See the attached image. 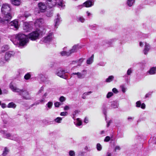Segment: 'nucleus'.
I'll return each instance as SVG.
<instances>
[{"label": "nucleus", "instance_id": "nucleus-1", "mask_svg": "<svg viewBox=\"0 0 156 156\" xmlns=\"http://www.w3.org/2000/svg\"><path fill=\"white\" fill-rule=\"evenodd\" d=\"M10 40L14 44H18L20 46L26 45L29 41L28 37L22 33H18L13 35Z\"/></svg>", "mask_w": 156, "mask_h": 156}, {"label": "nucleus", "instance_id": "nucleus-2", "mask_svg": "<svg viewBox=\"0 0 156 156\" xmlns=\"http://www.w3.org/2000/svg\"><path fill=\"white\" fill-rule=\"evenodd\" d=\"M9 88L13 92L18 93L19 95L21 96L23 99L26 100L30 99L29 92L26 89H20L14 86L12 82L9 84Z\"/></svg>", "mask_w": 156, "mask_h": 156}, {"label": "nucleus", "instance_id": "nucleus-3", "mask_svg": "<svg viewBox=\"0 0 156 156\" xmlns=\"http://www.w3.org/2000/svg\"><path fill=\"white\" fill-rule=\"evenodd\" d=\"M46 26L41 27L40 29H37L29 34V38L32 41H34L39 38V37L41 34L42 35L46 32Z\"/></svg>", "mask_w": 156, "mask_h": 156}, {"label": "nucleus", "instance_id": "nucleus-4", "mask_svg": "<svg viewBox=\"0 0 156 156\" xmlns=\"http://www.w3.org/2000/svg\"><path fill=\"white\" fill-rule=\"evenodd\" d=\"M11 8L9 5L4 4L1 8V12L3 15L4 20L7 21L8 22L11 19L12 16L10 13Z\"/></svg>", "mask_w": 156, "mask_h": 156}, {"label": "nucleus", "instance_id": "nucleus-5", "mask_svg": "<svg viewBox=\"0 0 156 156\" xmlns=\"http://www.w3.org/2000/svg\"><path fill=\"white\" fill-rule=\"evenodd\" d=\"M46 4L50 8H51L55 5H57L59 7H63L65 6L62 0H47Z\"/></svg>", "mask_w": 156, "mask_h": 156}, {"label": "nucleus", "instance_id": "nucleus-6", "mask_svg": "<svg viewBox=\"0 0 156 156\" xmlns=\"http://www.w3.org/2000/svg\"><path fill=\"white\" fill-rule=\"evenodd\" d=\"M68 72L62 69L59 68L56 72V74L60 77L64 79L68 77Z\"/></svg>", "mask_w": 156, "mask_h": 156}, {"label": "nucleus", "instance_id": "nucleus-7", "mask_svg": "<svg viewBox=\"0 0 156 156\" xmlns=\"http://www.w3.org/2000/svg\"><path fill=\"white\" fill-rule=\"evenodd\" d=\"M0 133L3 135L2 137L4 138H7L12 140H16V138L14 137V135H12L9 133H7L4 130H1L0 131Z\"/></svg>", "mask_w": 156, "mask_h": 156}, {"label": "nucleus", "instance_id": "nucleus-8", "mask_svg": "<svg viewBox=\"0 0 156 156\" xmlns=\"http://www.w3.org/2000/svg\"><path fill=\"white\" fill-rule=\"evenodd\" d=\"M87 74V71L85 70H82L81 73H73L72 75H76L78 79H83L84 78Z\"/></svg>", "mask_w": 156, "mask_h": 156}, {"label": "nucleus", "instance_id": "nucleus-9", "mask_svg": "<svg viewBox=\"0 0 156 156\" xmlns=\"http://www.w3.org/2000/svg\"><path fill=\"white\" fill-rule=\"evenodd\" d=\"M53 36L52 33H49L46 37L42 39V41L44 43H48L52 40Z\"/></svg>", "mask_w": 156, "mask_h": 156}, {"label": "nucleus", "instance_id": "nucleus-10", "mask_svg": "<svg viewBox=\"0 0 156 156\" xmlns=\"http://www.w3.org/2000/svg\"><path fill=\"white\" fill-rule=\"evenodd\" d=\"M9 25L11 29L16 30L18 29L19 27L18 21L16 20L12 21L10 23Z\"/></svg>", "mask_w": 156, "mask_h": 156}, {"label": "nucleus", "instance_id": "nucleus-11", "mask_svg": "<svg viewBox=\"0 0 156 156\" xmlns=\"http://www.w3.org/2000/svg\"><path fill=\"white\" fill-rule=\"evenodd\" d=\"M94 1L93 0H87L83 3V7H89L94 5Z\"/></svg>", "mask_w": 156, "mask_h": 156}, {"label": "nucleus", "instance_id": "nucleus-12", "mask_svg": "<svg viewBox=\"0 0 156 156\" xmlns=\"http://www.w3.org/2000/svg\"><path fill=\"white\" fill-rule=\"evenodd\" d=\"M7 61H8L5 58V55L0 53V66L3 65Z\"/></svg>", "mask_w": 156, "mask_h": 156}, {"label": "nucleus", "instance_id": "nucleus-13", "mask_svg": "<svg viewBox=\"0 0 156 156\" xmlns=\"http://www.w3.org/2000/svg\"><path fill=\"white\" fill-rule=\"evenodd\" d=\"M44 22V20L43 19L39 18L36 20L34 22V24L36 27H40Z\"/></svg>", "mask_w": 156, "mask_h": 156}, {"label": "nucleus", "instance_id": "nucleus-14", "mask_svg": "<svg viewBox=\"0 0 156 156\" xmlns=\"http://www.w3.org/2000/svg\"><path fill=\"white\" fill-rule=\"evenodd\" d=\"M145 45L143 50V52L144 55H146L147 54L150 49V46L146 42H145Z\"/></svg>", "mask_w": 156, "mask_h": 156}, {"label": "nucleus", "instance_id": "nucleus-15", "mask_svg": "<svg viewBox=\"0 0 156 156\" xmlns=\"http://www.w3.org/2000/svg\"><path fill=\"white\" fill-rule=\"evenodd\" d=\"M79 48L78 45H74L72 48L68 51L69 53H69L70 55L71 54L77 52Z\"/></svg>", "mask_w": 156, "mask_h": 156}, {"label": "nucleus", "instance_id": "nucleus-16", "mask_svg": "<svg viewBox=\"0 0 156 156\" xmlns=\"http://www.w3.org/2000/svg\"><path fill=\"white\" fill-rule=\"evenodd\" d=\"M14 55V53L13 51H8L6 52L5 55V58H6V59L9 60L10 57L13 56Z\"/></svg>", "mask_w": 156, "mask_h": 156}, {"label": "nucleus", "instance_id": "nucleus-17", "mask_svg": "<svg viewBox=\"0 0 156 156\" xmlns=\"http://www.w3.org/2000/svg\"><path fill=\"white\" fill-rule=\"evenodd\" d=\"M61 21V18L60 16L58 14L57 15V18L54 20L55 23V28H57L58 26L59 25Z\"/></svg>", "mask_w": 156, "mask_h": 156}, {"label": "nucleus", "instance_id": "nucleus-18", "mask_svg": "<svg viewBox=\"0 0 156 156\" xmlns=\"http://www.w3.org/2000/svg\"><path fill=\"white\" fill-rule=\"evenodd\" d=\"M38 5L41 12H44L46 9V5L42 2L39 3L38 4Z\"/></svg>", "mask_w": 156, "mask_h": 156}, {"label": "nucleus", "instance_id": "nucleus-19", "mask_svg": "<svg viewBox=\"0 0 156 156\" xmlns=\"http://www.w3.org/2000/svg\"><path fill=\"white\" fill-rule=\"evenodd\" d=\"M136 107H141L143 109H144L145 108L146 105L144 103L141 104V101H139L136 102Z\"/></svg>", "mask_w": 156, "mask_h": 156}, {"label": "nucleus", "instance_id": "nucleus-20", "mask_svg": "<svg viewBox=\"0 0 156 156\" xmlns=\"http://www.w3.org/2000/svg\"><path fill=\"white\" fill-rule=\"evenodd\" d=\"M48 95V93L47 92L45 93L42 97V98L41 100H39L38 101L40 103H44L45 101V99L46 97Z\"/></svg>", "mask_w": 156, "mask_h": 156}, {"label": "nucleus", "instance_id": "nucleus-21", "mask_svg": "<svg viewBox=\"0 0 156 156\" xmlns=\"http://www.w3.org/2000/svg\"><path fill=\"white\" fill-rule=\"evenodd\" d=\"M12 3L15 5H19L21 3L20 0H10Z\"/></svg>", "mask_w": 156, "mask_h": 156}, {"label": "nucleus", "instance_id": "nucleus-22", "mask_svg": "<svg viewBox=\"0 0 156 156\" xmlns=\"http://www.w3.org/2000/svg\"><path fill=\"white\" fill-rule=\"evenodd\" d=\"M94 55H92L91 57L89 58L87 61V63L88 64H90L93 62Z\"/></svg>", "mask_w": 156, "mask_h": 156}, {"label": "nucleus", "instance_id": "nucleus-23", "mask_svg": "<svg viewBox=\"0 0 156 156\" xmlns=\"http://www.w3.org/2000/svg\"><path fill=\"white\" fill-rule=\"evenodd\" d=\"M9 48L8 45H4L1 48V51L0 53H1L2 54V53L4 52L5 51L8 50Z\"/></svg>", "mask_w": 156, "mask_h": 156}, {"label": "nucleus", "instance_id": "nucleus-24", "mask_svg": "<svg viewBox=\"0 0 156 156\" xmlns=\"http://www.w3.org/2000/svg\"><path fill=\"white\" fill-rule=\"evenodd\" d=\"M156 69L155 67H152L148 71V73L150 75L154 74L156 73Z\"/></svg>", "mask_w": 156, "mask_h": 156}, {"label": "nucleus", "instance_id": "nucleus-25", "mask_svg": "<svg viewBox=\"0 0 156 156\" xmlns=\"http://www.w3.org/2000/svg\"><path fill=\"white\" fill-rule=\"evenodd\" d=\"M135 0H127V4L129 7L131 6L134 3Z\"/></svg>", "mask_w": 156, "mask_h": 156}, {"label": "nucleus", "instance_id": "nucleus-26", "mask_svg": "<svg viewBox=\"0 0 156 156\" xmlns=\"http://www.w3.org/2000/svg\"><path fill=\"white\" fill-rule=\"evenodd\" d=\"M118 104L116 101H113L112 102L111 106L112 108H117L118 107Z\"/></svg>", "mask_w": 156, "mask_h": 156}, {"label": "nucleus", "instance_id": "nucleus-27", "mask_svg": "<svg viewBox=\"0 0 156 156\" xmlns=\"http://www.w3.org/2000/svg\"><path fill=\"white\" fill-rule=\"evenodd\" d=\"M16 105L12 102L9 103L7 105V107L9 108H15Z\"/></svg>", "mask_w": 156, "mask_h": 156}, {"label": "nucleus", "instance_id": "nucleus-28", "mask_svg": "<svg viewBox=\"0 0 156 156\" xmlns=\"http://www.w3.org/2000/svg\"><path fill=\"white\" fill-rule=\"evenodd\" d=\"M114 78V77L113 76H109L108 78L105 80V82L107 83H109L113 80Z\"/></svg>", "mask_w": 156, "mask_h": 156}, {"label": "nucleus", "instance_id": "nucleus-29", "mask_svg": "<svg viewBox=\"0 0 156 156\" xmlns=\"http://www.w3.org/2000/svg\"><path fill=\"white\" fill-rule=\"evenodd\" d=\"M68 51H63L60 52V54L62 56H70L69 53Z\"/></svg>", "mask_w": 156, "mask_h": 156}, {"label": "nucleus", "instance_id": "nucleus-30", "mask_svg": "<svg viewBox=\"0 0 156 156\" xmlns=\"http://www.w3.org/2000/svg\"><path fill=\"white\" fill-rule=\"evenodd\" d=\"M77 20L78 21H80L82 23H83L84 22L85 19L82 16H80L77 18Z\"/></svg>", "mask_w": 156, "mask_h": 156}, {"label": "nucleus", "instance_id": "nucleus-31", "mask_svg": "<svg viewBox=\"0 0 156 156\" xmlns=\"http://www.w3.org/2000/svg\"><path fill=\"white\" fill-rule=\"evenodd\" d=\"M31 77V75L30 73H27L24 76V79L26 80H28L30 79Z\"/></svg>", "mask_w": 156, "mask_h": 156}, {"label": "nucleus", "instance_id": "nucleus-32", "mask_svg": "<svg viewBox=\"0 0 156 156\" xmlns=\"http://www.w3.org/2000/svg\"><path fill=\"white\" fill-rule=\"evenodd\" d=\"M53 105V102L51 101H49L46 105L48 109H51Z\"/></svg>", "mask_w": 156, "mask_h": 156}, {"label": "nucleus", "instance_id": "nucleus-33", "mask_svg": "<svg viewBox=\"0 0 156 156\" xmlns=\"http://www.w3.org/2000/svg\"><path fill=\"white\" fill-rule=\"evenodd\" d=\"M90 27L91 29L92 30H96L98 27V26L95 24H93V25L90 26Z\"/></svg>", "mask_w": 156, "mask_h": 156}, {"label": "nucleus", "instance_id": "nucleus-34", "mask_svg": "<svg viewBox=\"0 0 156 156\" xmlns=\"http://www.w3.org/2000/svg\"><path fill=\"white\" fill-rule=\"evenodd\" d=\"M9 150L7 148V147H5L3 151L2 155L3 156L6 155L9 152Z\"/></svg>", "mask_w": 156, "mask_h": 156}, {"label": "nucleus", "instance_id": "nucleus-35", "mask_svg": "<svg viewBox=\"0 0 156 156\" xmlns=\"http://www.w3.org/2000/svg\"><path fill=\"white\" fill-rule=\"evenodd\" d=\"M53 12L52 11H49L47 12L46 13V15L48 17L51 16L53 15Z\"/></svg>", "mask_w": 156, "mask_h": 156}, {"label": "nucleus", "instance_id": "nucleus-36", "mask_svg": "<svg viewBox=\"0 0 156 156\" xmlns=\"http://www.w3.org/2000/svg\"><path fill=\"white\" fill-rule=\"evenodd\" d=\"M69 154V156H75V153L73 151H70Z\"/></svg>", "mask_w": 156, "mask_h": 156}, {"label": "nucleus", "instance_id": "nucleus-37", "mask_svg": "<svg viewBox=\"0 0 156 156\" xmlns=\"http://www.w3.org/2000/svg\"><path fill=\"white\" fill-rule=\"evenodd\" d=\"M102 146L101 145L99 144L98 143L97 144V149L98 151H100L102 149Z\"/></svg>", "mask_w": 156, "mask_h": 156}, {"label": "nucleus", "instance_id": "nucleus-38", "mask_svg": "<svg viewBox=\"0 0 156 156\" xmlns=\"http://www.w3.org/2000/svg\"><path fill=\"white\" fill-rule=\"evenodd\" d=\"M133 70L131 68L129 69L127 72V75H130L132 73Z\"/></svg>", "mask_w": 156, "mask_h": 156}, {"label": "nucleus", "instance_id": "nucleus-39", "mask_svg": "<svg viewBox=\"0 0 156 156\" xmlns=\"http://www.w3.org/2000/svg\"><path fill=\"white\" fill-rule=\"evenodd\" d=\"M150 141L151 142V143L153 144H156V137H153L152 139H150Z\"/></svg>", "mask_w": 156, "mask_h": 156}, {"label": "nucleus", "instance_id": "nucleus-40", "mask_svg": "<svg viewBox=\"0 0 156 156\" xmlns=\"http://www.w3.org/2000/svg\"><path fill=\"white\" fill-rule=\"evenodd\" d=\"M62 119L61 118L58 117L55 119V121L59 123L61 122Z\"/></svg>", "mask_w": 156, "mask_h": 156}, {"label": "nucleus", "instance_id": "nucleus-41", "mask_svg": "<svg viewBox=\"0 0 156 156\" xmlns=\"http://www.w3.org/2000/svg\"><path fill=\"white\" fill-rule=\"evenodd\" d=\"M120 88L122 89V90L123 93H125L126 91V88L123 85H122L120 86Z\"/></svg>", "mask_w": 156, "mask_h": 156}, {"label": "nucleus", "instance_id": "nucleus-42", "mask_svg": "<svg viewBox=\"0 0 156 156\" xmlns=\"http://www.w3.org/2000/svg\"><path fill=\"white\" fill-rule=\"evenodd\" d=\"M113 94L112 92H109L107 95L106 97L107 98H109L113 96Z\"/></svg>", "mask_w": 156, "mask_h": 156}, {"label": "nucleus", "instance_id": "nucleus-43", "mask_svg": "<svg viewBox=\"0 0 156 156\" xmlns=\"http://www.w3.org/2000/svg\"><path fill=\"white\" fill-rule=\"evenodd\" d=\"M66 100V98L65 97H63V96H62L60 97L59 99V100L61 102H63L64 101H65Z\"/></svg>", "mask_w": 156, "mask_h": 156}, {"label": "nucleus", "instance_id": "nucleus-44", "mask_svg": "<svg viewBox=\"0 0 156 156\" xmlns=\"http://www.w3.org/2000/svg\"><path fill=\"white\" fill-rule=\"evenodd\" d=\"M61 105V103L60 102H56L54 103L55 106L56 107H58L59 106Z\"/></svg>", "mask_w": 156, "mask_h": 156}, {"label": "nucleus", "instance_id": "nucleus-45", "mask_svg": "<svg viewBox=\"0 0 156 156\" xmlns=\"http://www.w3.org/2000/svg\"><path fill=\"white\" fill-rule=\"evenodd\" d=\"M77 123L76 125L77 126H80L82 124V122L80 120V119L79 118L77 119Z\"/></svg>", "mask_w": 156, "mask_h": 156}, {"label": "nucleus", "instance_id": "nucleus-46", "mask_svg": "<svg viewBox=\"0 0 156 156\" xmlns=\"http://www.w3.org/2000/svg\"><path fill=\"white\" fill-rule=\"evenodd\" d=\"M110 137L109 136H108L105 137L104 141L105 142H108L110 140Z\"/></svg>", "mask_w": 156, "mask_h": 156}, {"label": "nucleus", "instance_id": "nucleus-47", "mask_svg": "<svg viewBox=\"0 0 156 156\" xmlns=\"http://www.w3.org/2000/svg\"><path fill=\"white\" fill-rule=\"evenodd\" d=\"M24 16L26 18H27L30 16V14L27 12H25Z\"/></svg>", "mask_w": 156, "mask_h": 156}, {"label": "nucleus", "instance_id": "nucleus-48", "mask_svg": "<svg viewBox=\"0 0 156 156\" xmlns=\"http://www.w3.org/2000/svg\"><path fill=\"white\" fill-rule=\"evenodd\" d=\"M24 25H25V28H24V29H27V31L29 30V24L27 23H25Z\"/></svg>", "mask_w": 156, "mask_h": 156}, {"label": "nucleus", "instance_id": "nucleus-49", "mask_svg": "<svg viewBox=\"0 0 156 156\" xmlns=\"http://www.w3.org/2000/svg\"><path fill=\"white\" fill-rule=\"evenodd\" d=\"M121 149L120 147L119 146H116L115 148V151H116V150H120Z\"/></svg>", "mask_w": 156, "mask_h": 156}, {"label": "nucleus", "instance_id": "nucleus-50", "mask_svg": "<svg viewBox=\"0 0 156 156\" xmlns=\"http://www.w3.org/2000/svg\"><path fill=\"white\" fill-rule=\"evenodd\" d=\"M152 92H150L147 94L145 96L146 98H147L149 97V96L151 95L152 94Z\"/></svg>", "mask_w": 156, "mask_h": 156}, {"label": "nucleus", "instance_id": "nucleus-51", "mask_svg": "<svg viewBox=\"0 0 156 156\" xmlns=\"http://www.w3.org/2000/svg\"><path fill=\"white\" fill-rule=\"evenodd\" d=\"M67 112H61L60 113V115L61 116H66L67 114Z\"/></svg>", "mask_w": 156, "mask_h": 156}, {"label": "nucleus", "instance_id": "nucleus-52", "mask_svg": "<svg viewBox=\"0 0 156 156\" xmlns=\"http://www.w3.org/2000/svg\"><path fill=\"white\" fill-rule=\"evenodd\" d=\"M112 91L115 94H117L118 92V90L115 88H113L112 90Z\"/></svg>", "mask_w": 156, "mask_h": 156}, {"label": "nucleus", "instance_id": "nucleus-53", "mask_svg": "<svg viewBox=\"0 0 156 156\" xmlns=\"http://www.w3.org/2000/svg\"><path fill=\"white\" fill-rule=\"evenodd\" d=\"M44 90V87H41L40 89L39 90L38 93L40 94Z\"/></svg>", "mask_w": 156, "mask_h": 156}, {"label": "nucleus", "instance_id": "nucleus-54", "mask_svg": "<svg viewBox=\"0 0 156 156\" xmlns=\"http://www.w3.org/2000/svg\"><path fill=\"white\" fill-rule=\"evenodd\" d=\"M105 62H101L99 63L98 64V65L101 66H105Z\"/></svg>", "mask_w": 156, "mask_h": 156}, {"label": "nucleus", "instance_id": "nucleus-55", "mask_svg": "<svg viewBox=\"0 0 156 156\" xmlns=\"http://www.w3.org/2000/svg\"><path fill=\"white\" fill-rule=\"evenodd\" d=\"M91 93H92V92L91 91H89V92H87L84 93L83 94H84V95L87 96V95H89Z\"/></svg>", "mask_w": 156, "mask_h": 156}, {"label": "nucleus", "instance_id": "nucleus-56", "mask_svg": "<svg viewBox=\"0 0 156 156\" xmlns=\"http://www.w3.org/2000/svg\"><path fill=\"white\" fill-rule=\"evenodd\" d=\"M5 21L7 22V21L5 20H4V18H3V19L0 17V24L2 22H5Z\"/></svg>", "mask_w": 156, "mask_h": 156}, {"label": "nucleus", "instance_id": "nucleus-57", "mask_svg": "<svg viewBox=\"0 0 156 156\" xmlns=\"http://www.w3.org/2000/svg\"><path fill=\"white\" fill-rule=\"evenodd\" d=\"M78 156H84V152H80L79 153Z\"/></svg>", "mask_w": 156, "mask_h": 156}, {"label": "nucleus", "instance_id": "nucleus-58", "mask_svg": "<svg viewBox=\"0 0 156 156\" xmlns=\"http://www.w3.org/2000/svg\"><path fill=\"white\" fill-rule=\"evenodd\" d=\"M1 105L2 107L3 108H5L6 107V105L5 103H2V104H1Z\"/></svg>", "mask_w": 156, "mask_h": 156}, {"label": "nucleus", "instance_id": "nucleus-59", "mask_svg": "<svg viewBox=\"0 0 156 156\" xmlns=\"http://www.w3.org/2000/svg\"><path fill=\"white\" fill-rule=\"evenodd\" d=\"M83 60L84 59L83 58H80L78 60L79 63H80V64H81L83 61Z\"/></svg>", "mask_w": 156, "mask_h": 156}, {"label": "nucleus", "instance_id": "nucleus-60", "mask_svg": "<svg viewBox=\"0 0 156 156\" xmlns=\"http://www.w3.org/2000/svg\"><path fill=\"white\" fill-rule=\"evenodd\" d=\"M112 122V120H110L107 123V127H108L110 125V124Z\"/></svg>", "mask_w": 156, "mask_h": 156}, {"label": "nucleus", "instance_id": "nucleus-61", "mask_svg": "<svg viewBox=\"0 0 156 156\" xmlns=\"http://www.w3.org/2000/svg\"><path fill=\"white\" fill-rule=\"evenodd\" d=\"M69 109V106H67V105L65 106V107H64V109L65 110H67L68 109Z\"/></svg>", "mask_w": 156, "mask_h": 156}, {"label": "nucleus", "instance_id": "nucleus-62", "mask_svg": "<svg viewBox=\"0 0 156 156\" xmlns=\"http://www.w3.org/2000/svg\"><path fill=\"white\" fill-rule=\"evenodd\" d=\"M79 112V111L77 110H76L73 113V115L74 116L76 115L77 113H78Z\"/></svg>", "mask_w": 156, "mask_h": 156}, {"label": "nucleus", "instance_id": "nucleus-63", "mask_svg": "<svg viewBox=\"0 0 156 156\" xmlns=\"http://www.w3.org/2000/svg\"><path fill=\"white\" fill-rule=\"evenodd\" d=\"M84 122L86 123H88V118H85L84 120Z\"/></svg>", "mask_w": 156, "mask_h": 156}, {"label": "nucleus", "instance_id": "nucleus-64", "mask_svg": "<svg viewBox=\"0 0 156 156\" xmlns=\"http://www.w3.org/2000/svg\"><path fill=\"white\" fill-rule=\"evenodd\" d=\"M83 6V4L82 5H79L77 7L78 9H81Z\"/></svg>", "mask_w": 156, "mask_h": 156}]
</instances>
